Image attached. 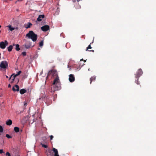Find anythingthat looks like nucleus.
Here are the masks:
<instances>
[{
  "label": "nucleus",
  "mask_w": 156,
  "mask_h": 156,
  "mask_svg": "<svg viewBox=\"0 0 156 156\" xmlns=\"http://www.w3.org/2000/svg\"><path fill=\"white\" fill-rule=\"evenodd\" d=\"M49 75H51L53 77H57L58 76V73L56 70H52L50 71L48 73Z\"/></svg>",
  "instance_id": "4"
},
{
  "label": "nucleus",
  "mask_w": 156,
  "mask_h": 156,
  "mask_svg": "<svg viewBox=\"0 0 156 156\" xmlns=\"http://www.w3.org/2000/svg\"><path fill=\"white\" fill-rule=\"evenodd\" d=\"M27 102L26 101H25L24 102H23V105H24V106H26V105H27Z\"/></svg>",
  "instance_id": "29"
},
{
  "label": "nucleus",
  "mask_w": 156,
  "mask_h": 156,
  "mask_svg": "<svg viewBox=\"0 0 156 156\" xmlns=\"http://www.w3.org/2000/svg\"><path fill=\"white\" fill-rule=\"evenodd\" d=\"M80 0H77V1H78V2H79V1H80Z\"/></svg>",
  "instance_id": "44"
},
{
  "label": "nucleus",
  "mask_w": 156,
  "mask_h": 156,
  "mask_svg": "<svg viewBox=\"0 0 156 156\" xmlns=\"http://www.w3.org/2000/svg\"><path fill=\"white\" fill-rule=\"evenodd\" d=\"M26 37L29 39H31L33 42L36 41L37 38V35L32 30L29 31L26 35Z\"/></svg>",
  "instance_id": "3"
},
{
  "label": "nucleus",
  "mask_w": 156,
  "mask_h": 156,
  "mask_svg": "<svg viewBox=\"0 0 156 156\" xmlns=\"http://www.w3.org/2000/svg\"><path fill=\"white\" fill-rule=\"evenodd\" d=\"M16 49L17 51H19L20 50V45L18 44L16 45Z\"/></svg>",
  "instance_id": "21"
},
{
  "label": "nucleus",
  "mask_w": 156,
  "mask_h": 156,
  "mask_svg": "<svg viewBox=\"0 0 156 156\" xmlns=\"http://www.w3.org/2000/svg\"><path fill=\"white\" fill-rule=\"evenodd\" d=\"M26 110V108H25L24 109H23V111H25Z\"/></svg>",
  "instance_id": "42"
},
{
  "label": "nucleus",
  "mask_w": 156,
  "mask_h": 156,
  "mask_svg": "<svg viewBox=\"0 0 156 156\" xmlns=\"http://www.w3.org/2000/svg\"><path fill=\"white\" fill-rule=\"evenodd\" d=\"M35 121V120L34 119H32L31 118V117L29 118V122L30 123L31 122V123H33Z\"/></svg>",
  "instance_id": "22"
},
{
  "label": "nucleus",
  "mask_w": 156,
  "mask_h": 156,
  "mask_svg": "<svg viewBox=\"0 0 156 156\" xmlns=\"http://www.w3.org/2000/svg\"><path fill=\"white\" fill-rule=\"evenodd\" d=\"M30 46L31 45L30 44H26L25 45V47L27 49H28L30 48Z\"/></svg>",
  "instance_id": "23"
},
{
  "label": "nucleus",
  "mask_w": 156,
  "mask_h": 156,
  "mask_svg": "<svg viewBox=\"0 0 156 156\" xmlns=\"http://www.w3.org/2000/svg\"><path fill=\"white\" fill-rule=\"evenodd\" d=\"M143 73V72L141 69H139L135 74V77L138 79L139 77L142 75Z\"/></svg>",
  "instance_id": "5"
},
{
  "label": "nucleus",
  "mask_w": 156,
  "mask_h": 156,
  "mask_svg": "<svg viewBox=\"0 0 156 156\" xmlns=\"http://www.w3.org/2000/svg\"><path fill=\"white\" fill-rule=\"evenodd\" d=\"M22 54L23 56H25L26 55V52H22Z\"/></svg>",
  "instance_id": "30"
},
{
  "label": "nucleus",
  "mask_w": 156,
  "mask_h": 156,
  "mask_svg": "<svg viewBox=\"0 0 156 156\" xmlns=\"http://www.w3.org/2000/svg\"><path fill=\"white\" fill-rule=\"evenodd\" d=\"M52 151L55 153L54 156H59L58 154V151L57 149L54 148H53Z\"/></svg>",
  "instance_id": "15"
},
{
  "label": "nucleus",
  "mask_w": 156,
  "mask_h": 156,
  "mask_svg": "<svg viewBox=\"0 0 156 156\" xmlns=\"http://www.w3.org/2000/svg\"><path fill=\"white\" fill-rule=\"evenodd\" d=\"M30 111V108H28V109L27 110V111L29 112V111Z\"/></svg>",
  "instance_id": "40"
},
{
  "label": "nucleus",
  "mask_w": 156,
  "mask_h": 156,
  "mask_svg": "<svg viewBox=\"0 0 156 156\" xmlns=\"http://www.w3.org/2000/svg\"><path fill=\"white\" fill-rule=\"evenodd\" d=\"M26 92V90L24 89H22L20 90V92L21 94H23Z\"/></svg>",
  "instance_id": "17"
},
{
  "label": "nucleus",
  "mask_w": 156,
  "mask_h": 156,
  "mask_svg": "<svg viewBox=\"0 0 156 156\" xmlns=\"http://www.w3.org/2000/svg\"><path fill=\"white\" fill-rule=\"evenodd\" d=\"M7 27L9 28V30L11 31H12L13 30L15 29L16 30H17L18 29V28L17 27H12L11 25H9Z\"/></svg>",
  "instance_id": "10"
},
{
  "label": "nucleus",
  "mask_w": 156,
  "mask_h": 156,
  "mask_svg": "<svg viewBox=\"0 0 156 156\" xmlns=\"http://www.w3.org/2000/svg\"><path fill=\"white\" fill-rule=\"evenodd\" d=\"M50 137L51 140H52L53 139V136L52 135H51L50 136Z\"/></svg>",
  "instance_id": "33"
},
{
  "label": "nucleus",
  "mask_w": 156,
  "mask_h": 156,
  "mask_svg": "<svg viewBox=\"0 0 156 156\" xmlns=\"http://www.w3.org/2000/svg\"><path fill=\"white\" fill-rule=\"evenodd\" d=\"M90 44H90L88 46V47H87V49H86V51H87L88 50L89 51V49H91L92 48V47L91 46V45H90Z\"/></svg>",
  "instance_id": "25"
},
{
  "label": "nucleus",
  "mask_w": 156,
  "mask_h": 156,
  "mask_svg": "<svg viewBox=\"0 0 156 156\" xmlns=\"http://www.w3.org/2000/svg\"><path fill=\"white\" fill-rule=\"evenodd\" d=\"M14 130L16 133H18L20 129L17 127H14Z\"/></svg>",
  "instance_id": "19"
},
{
  "label": "nucleus",
  "mask_w": 156,
  "mask_h": 156,
  "mask_svg": "<svg viewBox=\"0 0 156 156\" xmlns=\"http://www.w3.org/2000/svg\"><path fill=\"white\" fill-rule=\"evenodd\" d=\"M68 44H69V43H67V44H66V45H67Z\"/></svg>",
  "instance_id": "45"
},
{
  "label": "nucleus",
  "mask_w": 156,
  "mask_h": 156,
  "mask_svg": "<svg viewBox=\"0 0 156 156\" xmlns=\"http://www.w3.org/2000/svg\"><path fill=\"white\" fill-rule=\"evenodd\" d=\"M96 79V76H92L90 78V83L91 84L92 82L93 81H95Z\"/></svg>",
  "instance_id": "18"
},
{
  "label": "nucleus",
  "mask_w": 156,
  "mask_h": 156,
  "mask_svg": "<svg viewBox=\"0 0 156 156\" xmlns=\"http://www.w3.org/2000/svg\"><path fill=\"white\" fill-rule=\"evenodd\" d=\"M8 42L7 41H5L4 42L2 41L0 42V47L1 48L5 49L6 45L8 44Z\"/></svg>",
  "instance_id": "6"
},
{
  "label": "nucleus",
  "mask_w": 156,
  "mask_h": 156,
  "mask_svg": "<svg viewBox=\"0 0 156 156\" xmlns=\"http://www.w3.org/2000/svg\"><path fill=\"white\" fill-rule=\"evenodd\" d=\"M3 152V150L2 149H0V154H2Z\"/></svg>",
  "instance_id": "32"
},
{
  "label": "nucleus",
  "mask_w": 156,
  "mask_h": 156,
  "mask_svg": "<svg viewBox=\"0 0 156 156\" xmlns=\"http://www.w3.org/2000/svg\"><path fill=\"white\" fill-rule=\"evenodd\" d=\"M138 79H137V81L136 82V83L137 84H139V81H138Z\"/></svg>",
  "instance_id": "34"
},
{
  "label": "nucleus",
  "mask_w": 156,
  "mask_h": 156,
  "mask_svg": "<svg viewBox=\"0 0 156 156\" xmlns=\"http://www.w3.org/2000/svg\"><path fill=\"white\" fill-rule=\"evenodd\" d=\"M44 42L43 41H41L39 44V45L40 47H42L43 45Z\"/></svg>",
  "instance_id": "24"
},
{
  "label": "nucleus",
  "mask_w": 156,
  "mask_h": 156,
  "mask_svg": "<svg viewBox=\"0 0 156 156\" xmlns=\"http://www.w3.org/2000/svg\"><path fill=\"white\" fill-rule=\"evenodd\" d=\"M6 137H7L8 138H11L12 137L8 134H6Z\"/></svg>",
  "instance_id": "28"
},
{
  "label": "nucleus",
  "mask_w": 156,
  "mask_h": 156,
  "mask_svg": "<svg viewBox=\"0 0 156 156\" xmlns=\"http://www.w3.org/2000/svg\"><path fill=\"white\" fill-rule=\"evenodd\" d=\"M42 139L43 140H45L46 139V138L45 137H43Z\"/></svg>",
  "instance_id": "36"
},
{
  "label": "nucleus",
  "mask_w": 156,
  "mask_h": 156,
  "mask_svg": "<svg viewBox=\"0 0 156 156\" xmlns=\"http://www.w3.org/2000/svg\"><path fill=\"white\" fill-rule=\"evenodd\" d=\"M45 153L47 156H53L51 151L49 149L46 150Z\"/></svg>",
  "instance_id": "12"
},
{
  "label": "nucleus",
  "mask_w": 156,
  "mask_h": 156,
  "mask_svg": "<svg viewBox=\"0 0 156 156\" xmlns=\"http://www.w3.org/2000/svg\"><path fill=\"white\" fill-rule=\"evenodd\" d=\"M41 29L43 31L45 32L49 30V27L48 25H45L41 27Z\"/></svg>",
  "instance_id": "7"
},
{
  "label": "nucleus",
  "mask_w": 156,
  "mask_h": 156,
  "mask_svg": "<svg viewBox=\"0 0 156 156\" xmlns=\"http://www.w3.org/2000/svg\"><path fill=\"white\" fill-rule=\"evenodd\" d=\"M84 61V62H86L85 60H84L83 59H81L80 60V61Z\"/></svg>",
  "instance_id": "37"
},
{
  "label": "nucleus",
  "mask_w": 156,
  "mask_h": 156,
  "mask_svg": "<svg viewBox=\"0 0 156 156\" xmlns=\"http://www.w3.org/2000/svg\"><path fill=\"white\" fill-rule=\"evenodd\" d=\"M34 116H35V115L34 114L32 115V117H33Z\"/></svg>",
  "instance_id": "43"
},
{
  "label": "nucleus",
  "mask_w": 156,
  "mask_h": 156,
  "mask_svg": "<svg viewBox=\"0 0 156 156\" xmlns=\"http://www.w3.org/2000/svg\"><path fill=\"white\" fill-rule=\"evenodd\" d=\"M8 67V63L5 60L2 61L0 63V71L3 73H6L7 69Z\"/></svg>",
  "instance_id": "2"
},
{
  "label": "nucleus",
  "mask_w": 156,
  "mask_h": 156,
  "mask_svg": "<svg viewBox=\"0 0 156 156\" xmlns=\"http://www.w3.org/2000/svg\"><path fill=\"white\" fill-rule=\"evenodd\" d=\"M8 50L9 51H11L12 49V45H9L7 48Z\"/></svg>",
  "instance_id": "20"
},
{
  "label": "nucleus",
  "mask_w": 156,
  "mask_h": 156,
  "mask_svg": "<svg viewBox=\"0 0 156 156\" xmlns=\"http://www.w3.org/2000/svg\"><path fill=\"white\" fill-rule=\"evenodd\" d=\"M13 77V76H12L11 75V76L9 78V80H10L11 79V77Z\"/></svg>",
  "instance_id": "35"
},
{
  "label": "nucleus",
  "mask_w": 156,
  "mask_h": 156,
  "mask_svg": "<svg viewBox=\"0 0 156 156\" xmlns=\"http://www.w3.org/2000/svg\"><path fill=\"white\" fill-rule=\"evenodd\" d=\"M44 15H39L36 21L40 22L42 21V19L44 18Z\"/></svg>",
  "instance_id": "9"
},
{
  "label": "nucleus",
  "mask_w": 156,
  "mask_h": 156,
  "mask_svg": "<svg viewBox=\"0 0 156 156\" xmlns=\"http://www.w3.org/2000/svg\"><path fill=\"white\" fill-rule=\"evenodd\" d=\"M5 76H6V78H8V76H7L5 75Z\"/></svg>",
  "instance_id": "41"
},
{
  "label": "nucleus",
  "mask_w": 156,
  "mask_h": 156,
  "mask_svg": "<svg viewBox=\"0 0 156 156\" xmlns=\"http://www.w3.org/2000/svg\"><path fill=\"white\" fill-rule=\"evenodd\" d=\"M3 131V128L0 125V133H2Z\"/></svg>",
  "instance_id": "27"
},
{
  "label": "nucleus",
  "mask_w": 156,
  "mask_h": 156,
  "mask_svg": "<svg viewBox=\"0 0 156 156\" xmlns=\"http://www.w3.org/2000/svg\"><path fill=\"white\" fill-rule=\"evenodd\" d=\"M11 86L10 84H9L8 85V87H11Z\"/></svg>",
  "instance_id": "38"
},
{
  "label": "nucleus",
  "mask_w": 156,
  "mask_h": 156,
  "mask_svg": "<svg viewBox=\"0 0 156 156\" xmlns=\"http://www.w3.org/2000/svg\"><path fill=\"white\" fill-rule=\"evenodd\" d=\"M32 25V24L30 22H28L27 23L25 24L24 27L26 29L30 28Z\"/></svg>",
  "instance_id": "11"
},
{
  "label": "nucleus",
  "mask_w": 156,
  "mask_h": 156,
  "mask_svg": "<svg viewBox=\"0 0 156 156\" xmlns=\"http://www.w3.org/2000/svg\"><path fill=\"white\" fill-rule=\"evenodd\" d=\"M41 145L43 147L46 148H47L48 147V146L47 145L43 144L42 143H41Z\"/></svg>",
  "instance_id": "26"
},
{
  "label": "nucleus",
  "mask_w": 156,
  "mask_h": 156,
  "mask_svg": "<svg viewBox=\"0 0 156 156\" xmlns=\"http://www.w3.org/2000/svg\"><path fill=\"white\" fill-rule=\"evenodd\" d=\"M22 112L21 111H20V113H21Z\"/></svg>",
  "instance_id": "46"
},
{
  "label": "nucleus",
  "mask_w": 156,
  "mask_h": 156,
  "mask_svg": "<svg viewBox=\"0 0 156 156\" xmlns=\"http://www.w3.org/2000/svg\"><path fill=\"white\" fill-rule=\"evenodd\" d=\"M12 123V121L11 119H9L6 122V124L8 126H10Z\"/></svg>",
  "instance_id": "16"
},
{
  "label": "nucleus",
  "mask_w": 156,
  "mask_h": 156,
  "mask_svg": "<svg viewBox=\"0 0 156 156\" xmlns=\"http://www.w3.org/2000/svg\"><path fill=\"white\" fill-rule=\"evenodd\" d=\"M21 73V71H19L16 74H15L14 73H13L12 75V76H13V78L12 79V80L13 81H14L15 79V78L18 76V75H19Z\"/></svg>",
  "instance_id": "13"
},
{
  "label": "nucleus",
  "mask_w": 156,
  "mask_h": 156,
  "mask_svg": "<svg viewBox=\"0 0 156 156\" xmlns=\"http://www.w3.org/2000/svg\"><path fill=\"white\" fill-rule=\"evenodd\" d=\"M6 155L7 156H11L10 154L8 152H6Z\"/></svg>",
  "instance_id": "31"
},
{
  "label": "nucleus",
  "mask_w": 156,
  "mask_h": 156,
  "mask_svg": "<svg viewBox=\"0 0 156 156\" xmlns=\"http://www.w3.org/2000/svg\"><path fill=\"white\" fill-rule=\"evenodd\" d=\"M53 84L54 85L51 88V92H54L55 91L60 89L61 88L60 83L58 76L55 77L54 80Z\"/></svg>",
  "instance_id": "1"
},
{
  "label": "nucleus",
  "mask_w": 156,
  "mask_h": 156,
  "mask_svg": "<svg viewBox=\"0 0 156 156\" xmlns=\"http://www.w3.org/2000/svg\"><path fill=\"white\" fill-rule=\"evenodd\" d=\"M69 80L70 82H73L75 81V77L74 75L73 74H70L69 75Z\"/></svg>",
  "instance_id": "8"
},
{
  "label": "nucleus",
  "mask_w": 156,
  "mask_h": 156,
  "mask_svg": "<svg viewBox=\"0 0 156 156\" xmlns=\"http://www.w3.org/2000/svg\"><path fill=\"white\" fill-rule=\"evenodd\" d=\"M89 51H91L93 52H94V50H89Z\"/></svg>",
  "instance_id": "39"
},
{
  "label": "nucleus",
  "mask_w": 156,
  "mask_h": 156,
  "mask_svg": "<svg viewBox=\"0 0 156 156\" xmlns=\"http://www.w3.org/2000/svg\"><path fill=\"white\" fill-rule=\"evenodd\" d=\"M12 90L14 91H19V86L17 85H16L13 87Z\"/></svg>",
  "instance_id": "14"
}]
</instances>
